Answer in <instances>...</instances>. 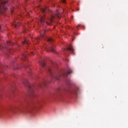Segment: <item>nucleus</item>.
Wrapping results in <instances>:
<instances>
[{
    "mask_svg": "<svg viewBox=\"0 0 128 128\" xmlns=\"http://www.w3.org/2000/svg\"><path fill=\"white\" fill-rule=\"evenodd\" d=\"M47 71L49 72V74L51 76V80H60V78L62 76H68V74L72 72V70H70L68 72H62V74L56 72H54L52 68L50 67L47 68Z\"/></svg>",
    "mask_w": 128,
    "mask_h": 128,
    "instance_id": "obj_1",
    "label": "nucleus"
},
{
    "mask_svg": "<svg viewBox=\"0 0 128 128\" xmlns=\"http://www.w3.org/2000/svg\"><path fill=\"white\" fill-rule=\"evenodd\" d=\"M44 16H41L40 19L39 20V21L38 22V24H42V26H44V20H46V14H44Z\"/></svg>",
    "mask_w": 128,
    "mask_h": 128,
    "instance_id": "obj_7",
    "label": "nucleus"
},
{
    "mask_svg": "<svg viewBox=\"0 0 128 128\" xmlns=\"http://www.w3.org/2000/svg\"><path fill=\"white\" fill-rule=\"evenodd\" d=\"M6 4H8V0H0V14H2L8 10V8L4 6Z\"/></svg>",
    "mask_w": 128,
    "mask_h": 128,
    "instance_id": "obj_2",
    "label": "nucleus"
},
{
    "mask_svg": "<svg viewBox=\"0 0 128 128\" xmlns=\"http://www.w3.org/2000/svg\"><path fill=\"white\" fill-rule=\"evenodd\" d=\"M9 112H20L21 110L20 107H11L8 109Z\"/></svg>",
    "mask_w": 128,
    "mask_h": 128,
    "instance_id": "obj_5",
    "label": "nucleus"
},
{
    "mask_svg": "<svg viewBox=\"0 0 128 128\" xmlns=\"http://www.w3.org/2000/svg\"><path fill=\"white\" fill-rule=\"evenodd\" d=\"M31 54H34V53H33V52H32Z\"/></svg>",
    "mask_w": 128,
    "mask_h": 128,
    "instance_id": "obj_26",
    "label": "nucleus"
},
{
    "mask_svg": "<svg viewBox=\"0 0 128 128\" xmlns=\"http://www.w3.org/2000/svg\"><path fill=\"white\" fill-rule=\"evenodd\" d=\"M47 40L48 42H54V39L52 38H47Z\"/></svg>",
    "mask_w": 128,
    "mask_h": 128,
    "instance_id": "obj_18",
    "label": "nucleus"
},
{
    "mask_svg": "<svg viewBox=\"0 0 128 128\" xmlns=\"http://www.w3.org/2000/svg\"><path fill=\"white\" fill-rule=\"evenodd\" d=\"M23 84L26 86H28L30 90H32V87H30V84H28V82L27 80L25 79L23 81Z\"/></svg>",
    "mask_w": 128,
    "mask_h": 128,
    "instance_id": "obj_9",
    "label": "nucleus"
},
{
    "mask_svg": "<svg viewBox=\"0 0 128 128\" xmlns=\"http://www.w3.org/2000/svg\"><path fill=\"white\" fill-rule=\"evenodd\" d=\"M2 48H4V46L0 45V50H2Z\"/></svg>",
    "mask_w": 128,
    "mask_h": 128,
    "instance_id": "obj_24",
    "label": "nucleus"
},
{
    "mask_svg": "<svg viewBox=\"0 0 128 128\" xmlns=\"http://www.w3.org/2000/svg\"><path fill=\"white\" fill-rule=\"evenodd\" d=\"M62 2L63 4H66V0H62Z\"/></svg>",
    "mask_w": 128,
    "mask_h": 128,
    "instance_id": "obj_23",
    "label": "nucleus"
},
{
    "mask_svg": "<svg viewBox=\"0 0 128 128\" xmlns=\"http://www.w3.org/2000/svg\"><path fill=\"white\" fill-rule=\"evenodd\" d=\"M8 68V66H4L0 64V72L2 73L4 72V70Z\"/></svg>",
    "mask_w": 128,
    "mask_h": 128,
    "instance_id": "obj_10",
    "label": "nucleus"
},
{
    "mask_svg": "<svg viewBox=\"0 0 128 128\" xmlns=\"http://www.w3.org/2000/svg\"><path fill=\"white\" fill-rule=\"evenodd\" d=\"M23 44H28V40H26V39L24 40V42H22Z\"/></svg>",
    "mask_w": 128,
    "mask_h": 128,
    "instance_id": "obj_20",
    "label": "nucleus"
},
{
    "mask_svg": "<svg viewBox=\"0 0 128 128\" xmlns=\"http://www.w3.org/2000/svg\"><path fill=\"white\" fill-rule=\"evenodd\" d=\"M56 16H58V18H60V13H58V12L56 14Z\"/></svg>",
    "mask_w": 128,
    "mask_h": 128,
    "instance_id": "obj_21",
    "label": "nucleus"
},
{
    "mask_svg": "<svg viewBox=\"0 0 128 128\" xmlns=\"http://www.w3.org/2000/svg\"><path fill=\"white\" fill-rule=\"evenodd\" d=\"M72 93L74 94H78V90H73Z\"/></svg>",
    "mask_w": 128,
    "mask_h": 128,
    "instance_id": "obj_19",
    "label": "nucleus"
},
{
    "mask_svg": "<svg viewBox=\"0 0 128 128\" xmlns=\"http://www.w3.org/2000/svg\"><path fill=\"white\" fill-rule=\"evenodd\" d=\"M46 31L44 30V34H41L40 37H38V40H42V38L44 36V34H46Z\"/></svg>",
    "mask_w": 128,
    "mask_h": 128,
    "instance_id": "obj_15",
    "label": "nucleus"
},
{
    "mask_svg": "<svg viewBox=\"0 0 128 128\" xmlns=\"http://www.w3.org/2000/svg\"><path fill=\"white\" fill-rule=\"evenodd\" d=\"M30 94L31 96H34V91H32V92H30Z\"/></svg>",
    "mask_w": 128,
    "mask_h": 128,
    "instance_id": "obj_22",
    "label": "nucleus"
},
{
    "mask_svg": "<svg viewBox=\"0 0 128 128\" xmlns=\"http://www.w3.org/2000/svg\"><path fill=\"white\" fill-rule=\"evenodd\" d=\"M22 60H26V56H28V54H22Z\"/></svg>",
    "mask_w": 128,
    "mask_h": 128,
    "instance_id": "obj_17",
    "label": "nucleus"
},
{
    "mask_svg": "<svg viewBox=\"0 0 128 128\" xmlns=\"http://www.w3.org/2000/svg\"><path fill=\"white\" fill-rule=\"evenodd\" d=\"M12 26H15L16 28H18V26H20V20L17 19L15 22L12 24Z\"/></svg>",
    "mask_w": 128,
    "mask_h": 128,
    "instance_id": "obj_8",
    "label": "nucleus"
},
{
    "mask_svg": "<svg viewBox=\"0 0 128 128\" xmlns=\"http://www.w3.org/2000/svg\"><path fill=\"white\" fill-rule=\"evenodd\" d=\"M56 16L52 15L51 18L48 19V20L46 21L45 23L48 26H52V22H54V20Z\"/></svg>",
    "mask_w": 128,
    "mask_h": 128,
    "instance_id": "obj_4",
    "label": "nucleus"
},
{
    "mask_svg": "<svg viewBox=\"0 0 128 128\" xmlns=\"http://www.w3.org/2000/svg\"><path fill=\"white\" fill-rule=\"evenodd\" d=\"M46 82H41L38 84V88H42V86H46Z\"/></svg>",
    "mask_w": 128,
    "mask_h": 128,
    "instance_id": "obj_13",
    "label": "nucleus"
},
{
    "mask_svg": "<svg viewBox=\"0 0 128 128\" xmlns=\"http://www.w3.org/2000/svg\"><path fill=\"white\" fill-rule=\"evenodd\" d=\"M1 28H0V30Z\"/></svg>",
    "mask_w": 128,
    "mask_h": 128,
    "instance_id": "obj_27",
    "label": "nucleus"
},
{
    "mask_svg": "<svg viewBox=\"0 0 128 128\" xmlns=\"http://www.w3.org/2000/svg\"><path fill=\"white\" fill-rule=\"evenodd\" d=\"M67 50H70V52H74V48H72V46L70 45L68 47L66 48Z\"/></svg>",
    "mask_w": 128,
    "mask_h": 128,
    "instance_id": "obj_14",
    "label": "nucleus"
},
{
    "mask_svg": "<svg viewBox=\"0 0 128 128\" xmlns=\"http://www.w3.org/2000/svg\"><path fill=\"white\" fill-rule=\"evenodd\" d=\"M14 13V10H11V14H13Z\"/></svg>",
    "mask_w": 128,
    "mask_h": 128,
    "instance_id": "obj_25",
    "label": "nucleus"
},
{
    "mask_svg": "<svg viewBox=\"0 0 128 128\" xmlns=\"http://www.w3.org/2000/svg\"><path fill=\"white\" fill-rule=\"evenodd\" d=\"M40 10L43 13L46 14V12H48V9L47 8H40Z\"/></svg>",
    "mask_w": 128,
    "mask_h": 128,
    "instance_id": "obj_11",
    "label": "nucleus"
},
{
    "mask_svg": "<svg viewBox=\"0 0 128 128\" xmlns=\"http://www.w3.org/2000/svg\"><path fill=\"white\" fill-rule=\"evenodd\" d=\"M40 104V101L32 102L29 104V107L27 108V110H34V108H36L38 104Z\"/></svg>",
    "mask_w": 128,
    "mask_h": 128,
    "instance_id": "obj_3",
    "label": "nucleus"
},
{
    "mask_svg": "<svg viewBox=\"0 0 128 128\" xmlns=\"http://www.w3.org/2000/svg\"><path fill=\"white\" fill-rule=\"evenodd\" d=\"M40 64L42 66L44 67L46 66V62H44V61H40Z\"/></svg>",
    "mask_w": 128,
    "mask_h": 128,
    "instance_id": "obj_16",
    "label": "nucleus"
},
{
    "mask_svg": "<svg viewBox=\"0 0 128 128\" xmlns=\"http://www.w3.org/2000/svg\"><path fill=\"white\" fill-rule=\"evenodd\" d=\"M48 52H54V46L52 44L47 47Z\"/></svg>",
    "mask_w": 128,
    "mask_h": 128,
    "instance_id": "obj_6",
    "label": "nucleus"
},
{
    "mask_svg": "<svg viewBox=\"0 0 128 128\" xmlns=\"http://www.w3.org/2000/svg\"><path fill=\"white\" fill-rule=\"evenodd\" d=\"M14 46V43L10 41H8L6 44H5V48H8V46Z\"/></svg>",
    "mask_w": 128,
    "mask_h": 128,
    "instance_id": "obj_12",
    "label": "nucleus"
}]
</instances>
